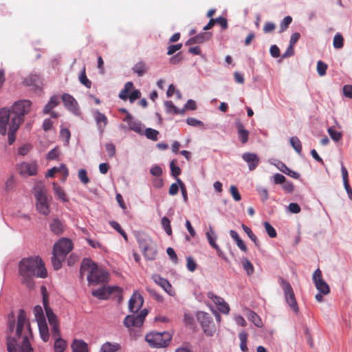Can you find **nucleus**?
Wrapping results in <instances>:
<instances>
[{
	"label": "nucleus",
	"instance_id": "obj_47",
	"mask_svg": "<svg viewBox=\"0 0 352 352\" xmlns=\"http://www.w3.org/2000/svg\"><path fill=\"white\" fill-rule=\"evenodd\" d=\"M328 65L322 60L317 62V72L320 76H323L326 74Z\"/></svg>",
	"mask_w": 352,
	"mask_h": 352
},
{
	"label": "nucleus",
	"instance_id": "obj_49",
	"mask_svg": "<svg viewBox=\"0 0 352 352\" xmlns=\"http://www.w3.org/2000/svg\"><path fill=\"white\" fill-rule=\"evenodd\" d=\"M162 226H163L165 232H166V234L168 235H171L172 234V229H171L170 221L169 219L166 217H164L162 219Z\"/></svg>",
	"mask_w": 352,
	"mask_h": 352
},
{
	"label": "nucleus",
	"instance_id": "obj_11",
	"mask_svg": "<svg viewBox=\"0 0 352 352\" xmlns=\"http://www.w3.org/2000/svg\"><path fill=\"white\" fill-rule=\"evenodd\" d=\"M73 249V243L70 239L67 238H62L59 239L53 247V252L60 256L62 258H65L69 252Z\"/></svg>",
	"mask_w": 352,
	"mask_h": 352
},
{
	"label": "nucleus",
	"instance_id": "obj_6",
	"mask_svg": "<svg viewBox=\"0 0 352 352\" xmlns=\"http://www.w3.org/2000/svg\"><path fill=\"white\" fill-rule=\"evenodd\" d=\"M171 335L167 332H151L146 336V341L152 347H165L171 340Z\"/></svg>",
	"mask_w": 352,
	"mask_h": 352
},
{
	"label": "nucleus",
	"instance_id": "obj_32",
	"mask_svg": "<svg viewBox=\"0 0 352 352\" xmlns=\"http://www.w3.org/2000/svg\"><path fill=\"white\" fill-rule=\"evenodd\" d=\"M206 236L208 239V241L209 242V244L214 248L217 251H219V246L215 242V239H217V236L212 229V228H210L209 230L206 232Z\"/></svg>",
	"mask_w": 352,
	"mask_h": 352
},
{
	"label": "nucleus",
	"instance_id": "obj_48",
	"mask_svg": "<svg viewBox=\"0 0 352 352\" xmlns=\"http://www.w3.org/2000/svg\"><path fill=\"white\" fill-rule=\"evenodd\" d=\"M292 21V18L290 16H285L280 23V32H285Z\"/></svg>",
	"mask_w": 352,
	"mask_h": 352
},
{
	"label": "nucleus",
	"instance_id": "obj_57",
	"mask_svg": "<svg viewBox=\"0 0 352 352\" xmlns=\"http://www.w3.org/2000/svg\"><path fill=\"white\" fill-rule=\"evenodd\" d=\"M174 94H176L178 98H181V94L179 90H176L175 86L171 84L169 85L168 90L166 91V95L168 97H171Z\"/></svg>",
	"mask_w": 352,
	"mask_h": 352
},
{
	"label": "nucleus",
	"instance_id": "obj_10",
	"mask_svg": "<svg viewBox=\"0 0 352 352\" xmlns=\"http://www.w3.org/2000/svg\"><path fill=\"white\" fill-rule=\"evenodd\" d=\"M197 317L206 335L208 336H213L215 328L211 316L206 312L199 311L197 313Z\"/></svg>",
	"mask_w": 352,
	"mask_h": 352
},
{
	"label": "nucleus",
	"instance_id": "obj_41",
	"mask_svg": "<svg viewBox=\"0 0 352 352\" xmlns=\"http://www.w3.org/2000/svg\"><path fill=\"white\" fill-rule=\"evenodd\" d=\"M248 317L249 320H250L256 327H262V321L260 317L254 311H250Z\"/></svg>",
	"mask_w": 352,
	"mask_h": 352
},
{
	"label": "nucleus",
	"instance_id": "obj_22",
	"mask_svg": "<svg viewBox=\"0 0 352 352\" xmlns=\"http://www.w3.org/2000/svg\"><path fill=\"white\" fill-rule=\"evenodd\" d=\"M153 279L154 282L156 284L161 286L164 289L165 292H166L169 294H171L170 291L172 289V286L166 279L157 274L153 276Z\"/></svg>",
	"mask_w": 352,
	"mask_h": 352
},
{
	"label": "nucleus",
	"instance_id": "obj_7",
	"mask_svg": "<svg viewBox=\"0 0 352 352\" xmlns=\"http://www.w3.org/2000/svg\"><path fill=\"white\" fill-rule=\"evenodd\" d=\"M91 294L94 296L102 300H106L111 295H114L118 298V302H120L123 299L122 289L119 287H102L93 290Z\"/></svg>",
	"mask_w": 352,
	"mask_h": 352
},
{
	"label": "nucleus",
	"instance_id": "obj_45",
	"mask_svg": "<svg viewBox=\"0 0 352 352\" xmlns=\"http://www.w3.org/2000/svg\"><path fill=\"white\" fill-rule=\"evenodd\" d=\"M327 131L333 141L338 142L342 139V135L341 132L336 131L333 127L329 128Z\"/></svg>",
	"mask_w": 352,
	"mask_h": 352
},
{
	"label": "nucleus",
	"instance_id": "obj_44",
	"mask_svg": "<svg viewBox=\"0 0 352 352\" xmlns=\"http://www.w3.org/2000/svg\"><path fill=\"white\" fill-rule=\"evenodd\" d=\"M333 45L336 49H340L343 47L344 38L341 34L338 33L334 36Z\"/></svg>",
	"mask_w": 352,
	"mask_h": 352
},
{
	"label": "nucleus",
	"instance_id": "obj_31",
	"mask_svg": "<svg viewBox=\"0 0 352 352\" xmlns=\"http://www.w3.org/2000/svg\"><path fill=\"white\" fill-rule=\"evenodd\" d=\"M78 79H79L80 82L82 85L85 86L87 88H89V89L91 88V82L87 77L85 65L83 66V67L79 74Z\"/></svg>",
	"mask_w": 352,
	"mask_h": 352
},
{
	"label": "nucleus",
	"instance_id": "obj_58",
	"mask_svg": "<svg viewBox=\"0 0 352 352\" xmlns=\"http://www.w3.org/2000/svg\"><path fill=\"white\" fill-rule=\"evenodd\" d=\"M276 28L275 23L272 22H266L263 26V32L265 33H270L272 32Z\"/></svg>",
	"mask_w": 352,
	"mask_h": 352
},
{
	"label": "nucleus",
	"instance_id": "obj_26",
	"mask_svg": "<svg viewBox=\"0 0 352 352\" xmlns=\"http://www.w3.org/2000/svg\"><path fill=\"white\" fill-rule=\"evenodd\" d=\"M19 126L20 125L16 124V121H14V123H10L9 131L8 133V143L10 145L12 144L15 141V133L18 131Z\"/></svg>",
	"mask_w": 352,
	"mask_h": 352
},
{
	"label": "nucleus",
	"instance_id": "obj_17",
	"mask_svg": "<svg viewBox=\"0 0 352 352\" xmlns=\"http://www.w3.org/2000/svg\"><path fill=\"white\" fill-rule=\"evenodd\" d=\"M144 298L138 292H135L129 302V309L131 312L136 313L142 307Z\"/></svg>",
	"mask_w": 352,
	"mask_h": 352
},
{
	"label": "nucleus",
	"instance_id": "obj_52",
	"mask_svg": "<svg viewBox=\"0 0 352 352\" xmlns=\"http://www.w3.org/2000/svg\"><path fill=\"white\" fill-rule=\"evenodd\" d=\"M78 176L82 184H87L89 182V178L87 176V173L85 169H80L78 171Z\"/></svg>",
	"mask_w": 352,
	"mask_h": 352
},
{
	"label": "nucleus",
	"instance_id": "obj_13",
	"mask_svg": "<svg viewBox=\"0 0 352 352\" xmlns=\"http://www.w3.org/2000/svg\"><path fill=\"white\" fill-rule=\"evenodd\" d=\"M313 281L316 289L322 294L327 295L330 292L329 285L323 280L321 270L317 269L313 274Z\"/></svg>",
	"mask_w": 352,
	"mask_h": 352
},
{
	"label": "nucleus",
	"instance_id": "obj_5",
	"mask_svg": "<svg viewBox=\"0 0 352 352\" xmlns=\"http://www.w3.org/2000/svg\"><path fill=\"white\" fill-rule=\"evenodd\" d=\"M34 193L36 199V210L45 216L48 215L50 210L46 196V188L42 182H37L35 184Z\"/></svg>",
	"mask_w": 352,
	"mask_h": 352
},
{
	"label": "nucleus",
	"instance_id": "obj_36",
	"mask_svg": "<svg viewBox=\"0 0 352 352\" xmlns=\"http://www.w3.org/2000/svg\"><path fill=\"white\" fill-rule=\"evenodd\" d=\"M241 226L244 232L249 236V238L254 242V245L258 248L260 247V243L256 236L252 232V230L243 223L242 224Z\"/></svg>",
	"mask_w": 352,
	"mask_h": 352
},
{
	"label": "nucleus",
	"instance_id": "obj_61",
	"mask_svg": "<svg viewBox=\"0 0 352 352\" xmlns=\"http://www.w3.org/2000/svg\"><path fill=\"white\" fill-rule=\"evenodd\" d=\"M52 335L54 339L60 338V332L59 329V324H52Z\"/></svg>",
	"mask_w": 352,
	"mask_h": 352
},
{
	"label": "nucleus",
	"instance_id": "obj_1",
	"mask_svg": "<svg viewBox=\"0 0 352 352\" xmlns=\"http://www.w3.org/2000/svg\"><path fill=\"white\" fill-rule=\"evenodd\" d=\"M6 345L8 352H34L30 344L32 333L30 324L23 309H20L16 321L14 314L8 316Z\"/></svg>",
	"mask_w": 352,
	"mask_h": 352
},
{
	"label": "nucleus",
	"instance_id": "obj_28",
	"mask_svg": "<svg viewBox=\"0 0 352 352\" xmlns=\"http://www.w3.org/2000/svg\"><path fill=\"white\" fill-rule=\"evenodd\" d=\"M72 352H88L87 344L78 340H74L72 345Z\"/></svg>",
	"mask_w": 352,
	"mask_h": 352
},
{
	"label": "nucleus",
	"instance_id": "obj_64",
	"mask_svg": "<svg viewBox=\"0 0 352 352\" xmlns=\"http://www.w3.org/2000/svg\"><path fill=\"white\" fill-rule=\"evenodd\" d=\"M342 89L344 96L352 98V85H346L343 87Z\"/></svg>",
	"mask_w": 352,
	"mask_h": 352
},
{
	"label": "nucleus",
	"instance_id": "obj_34",
	"mask_svg": "<svg viewBox=\"0 0 352 352\" xmlns=\"http://www.w3.org/2000/svg\"><path fill=\"white\" fill-rule=\"evenodd\" d=\"M53 189L58 199L62 200L63 202L68 201L64 190L60 186H58L56 183H53Z\"/></svg>",
	"mask_w": 352,
	"mask_h": 352
},
{
	"label": "nucleus",
	"instance_id": "obj_46",
	"mask_svg": "<svg viewBox=\"0 0 352 352\" xmlns=\"http://www.w3.org/2000/svg\"><path fill=\"white\" fill-rule=\"evenodd\" d=\"M263 226L270 237L275 238L277 236L276 230L269 222L265 221Z\"/></svg>",
	"mask_w": 352,
	"mask_h": 352
},
{
	"label": "nucleus",
	"instance_id": "obj_24",
	"mask_svg": "<svg viewBox=\"0 0 352 352\" xmlns=\"http://www.w3.org/2000/svg\"><path fill=\"white\" fill-rule=\"evenodd\" d=\"M236 127L238 130L239 138L242 144H245L248 140L249 132L244 129L243 124L240 121L236 122Z\"/></svg>",
	"mask_w": 352,
	"mask_h": 352
},
{
	"label": "nucleus",
	"instance_id": "obj_16",
	"mask_svg": "<svg viewBox=\"0 0 352 352\" xmlns=\"http://www.w3.org/2000/svg\"><path fill=\"white\" fill-rule=\"evenodd\" d=\"M46 291V289L43 287H42V292H43V306L45 310L46 316L47 317L49 323L50 325L52 324H56L58 323V320L57 319L56 316L54 314L52 309L50 308L49 303H48V297L47 294H44V292Z\"/></svg>",
	"mask_w": 352,
	"mask_h": 352
},
{
	"label": "nucleus",
	"instance_id": "obj_4",
	"mask_svg": "<svg viewBox=\"0 0 352 352\" xmlns=\"http://www.w3.org/2000/svg\"><path fill=\"white\" fill-rule=\"evenodd\" d=\"M87 272V280L89 284L96 285L103 284L108 281L109 274L107 271L100 269L89 258L83 259L80 273L83 274Z\"/></svg>",
	"mask_w": 352,
	"mask_h": 352
},
{
	"label": "nucleus",
	"instance_id": "obj_37",
	"mask_svg": "<svg viewBox=\"0 0 352 352\" xmlns=\"http://www.w3.org/2000/svg\"><path fill=\"white\" fill-rule=\"evenodd\" d=\"M248 336V333L245 331L241 332L239 335L240 340V348L243 352H248V348L247 346Z\"/></svg>",
	"mask_w": 352,
	"mask_h": 352
},
{
	"label": "nucleus",
	"instance_id": "obj_59",
	"mask_svg": "<svg viewBox=\"0 0 352 352\" xmlns=\"http://www.w3.org/2000/svg\"><path fill=\"white\" fill-rule=\"evenodd\" d=\"M105 148L107 152L108 153V155L110 157H112L116 154V147L113 144L108 143L105 145Z\"/></svg>",
	"mask_w": 352,
	"mask_h": 352
},
{
	"label": "nucleus",
	"instance_id": "obj_20",
	"mask_svg": "<svg viewBox=\"0 0 352 352\" xmlns=\"http://www.w3.org/2000/svg\"><path fill=\"white\" fill-rule=\"evenodd\" d=\"M242 158L248 163L250 170H254L258 165L259 158L254 153H245L243 154Z\"/></svg>",
	"mask_w": 352,
	"mask_h": 352
},
{
	"label": "nucleus",
	"instance_id": "obj_63",
	"mask_svg": "<svg viewBox=\"0 0 352 352\" xmlns=\"http://www.w3.org/2000/svg\"><path fill=\"white\" fill-rule=\"evenodd\" d=\"M215 23H218L223 30L228 28V21L224 17L220 16L215 19Z\"/></svg>",
	"mask_w": 352,
	"mask_h": 352
},
{
	"label": "nucleus",
	"instance_id": "obj_25",
	"mask_svg": "<svg viewBox=\"0 0 352 352\" xmlns=\"http://www.w3.org/2000/svg\"><path fill=\"white\" fill-rule=\"evenodd\" d=\"M39 334L44 342H47L50 339L49 329L46 321L38 323Z\"/></svg>",
	"mask_w": 352,
	"mask_h": 352
},
{
	"label": "nucleus",
	"instance_id": "obj_33",
	"mask_svg": "<svg viewBox=\"0 0 352 352\" xmlns=\"http://www.w3.org/2000/svg\"><path fill=\"white\" fill-rule=\"evenodd\" d=\"M33 312L37 323L45 322V318L43 314V309L41 306L36 305L34 307Z\"/></svg>",
	"mask_w": 352,
	"mask_h": 352
},
{
	"label": "nucleus",
	"instance_id": "obj_15",
	"mask_svg": "<svg viewBox=\"0 0 352 352\" xmlns=\"http://www.w3.org/2000/svg\"><path fill=\"white\" fill-rule=\"evenodd\" d=\"M19 173L23 175L33 176L37 173V164L35 162L30 163L22 162L18 165Z\"/></svg>",
	"mask_w": 352,
	"mask_h": 352
},
{
	"label": "nucleus",
	"instance_id": "obj_8",
	"mask_svg": "<svg viewBox=\"0 0 352 352\" xmlns=\"http://www.w3.org/2000/svg\"><path fill=\"white\" fill-rule=\"evenodd\" d=\"M280 285L283 289L285 298L287 305L289 307L293 310L294 312L297 314L299 311L298 303L295 297V294L294 290L290 285V283L280 278Z\"/></svg>",
	"mask_w": 352,
	"mask_h": 352
},
{
	"label": "nucleus",
	"instance_id": "obj_27",
	"mask_svg": "<svg viewBox=\"0 0 352 352\" xmlns=\"http://www.w3.org/2000/svg\"><path fill=\"white\" fill-rule=\"evenodd\" d=\"M59 104L58 97L52 96L50 97L49 102L46 104L43 109L44 114H48L50 111Z\"/></svg>",
	"mask_w": 352,
	"mask_h": 352
},
{
	"label": "nucleus",
	"instance_id": "obj_62",
	"mask_svg": "<svg viewBox=\"0 0 352 352\" xmlns=\"http://www.w3.org/2000/svg\"><path fill=\"white\" fill-rule=\"evenodd\" d=\"M141 93L138 89L133 90L128 96L131 102H133L135 100L140 98Z\"/></svg>",
	"mask_w": 352,
	"mask_h": 352
},
{
	"label": "nucleus",
	"instance_id": "obj_39",
	"mask_svg": "<svg viewBox=\"0 0 352 352\" xmlns=\"http://www.w3.org/2000/svg\"><path fill=\"white\" fill-rule=\"evenodd\" d=\"M120 349L118 344H111L110 342L104 343L101 348L102 352H116Z\"/></svg>",
	"mask_w": 352,
	"mask_h": 352
},
{
	"label": "nucleus",
	"instance_id": "obj_23",
	"mask_svg": "<svg viewBox=\"0 0 352 352\" xmlns=\"http://www.w3.org/2000/svg\"><path fill=\"white\" fill-rule=\"evenodd\" d=\"M95 120L97 124L98 125L99 130L100 131L101 133H102L104 127L107 126L108 123L107 116L104 114L100 113V111H96L95 112Z\"/></svg>",
	"mask_w": 352,
	"mask_h": 352
},
{
	"label": "nucleus",
	"instance_id": "obj_38",
	"mask_svg": "<svg viewBox=\"0 0 352 352\" xmlns=\"http://www.w3.org/2000/svg\"><path fill=\"white\" fill-rule=\"evenodd\" d=\"M67 343L61 338L55 339L54 350L56 352H63L66 348Z\"/></svg>",
	"mask_w": 352,
	"mask_h": 352
},
{
	"label": "nucleus",
	"instance_id": "obj_60",
	"mask_svg": "<svg viewBox=\"0 0 352 352\" xmlns=\"http://www.w3.org/2000/svg\"><path fill=\"white\" fill-rule=\"evenodd\" d=\"M273 178L274 183L275 184H283V183H285L286 180L285 177L279 173H276L275 175H274Z\"/></svg>",
	"mask_w": 352,
	"mask_h": 352
},
{
	"label": "nucleus",
	"instance_id": "obj_50",
	"mask_svg": "<svg viewBox=\"0 0 352 352\" xmlns=\"http://www.w3.org/2000/svg\"><path fill=\"white\" fill-rule=\"evenodd\" d=\"M212 34L210 32H203L195 36L197 43H202L210 39Z\"/></svg>",
	"mask_w": 352,
	"mask_h": 352
},
{
	"label": "nucleus",
	"instance_id": "obj_3",
	"mask_svg": "<svg viewBox=\"0 0 352 352\" xmlns=\"http://www.w3.org/2000/svg\"><path fill=\"white\" fill-rule=\"evenodd\" d=\"M31 101L23 100L16 102L10 109L1 108L0 109V134L5 135L7 133L9 120L10 122L21 125L24 121V116L31 110Z\"/></svg>",
	"mask_w": 352,
	"mask_h": 352
},
{
	"label": "nucleus",
	"instance_id": "obj_42",
	"mask_svg": "<svg viewBox=\"0 0 352 352\" xmlns=\"http://www.w3.org/2000/svg\"><path fill=\"white\" fill-rule=\"evenodd\" d=\"M290 144L294 149L298 153L300 154L302 151L301 142L297 137H292L290 138Z\"/></svg>",
	"mask_w": 352,
	"mask_h": 352
},
{
	"label": "nucleus",
	"instance_id": "obj_14",
	"mask_svg": "<svg viewBox=\"0 0 352 352\" xmlns=\"http://www.w3.org/2000/svg\"><path fill=\"white\" fill-rule=\"evenodd\" d=\"M62 100L65 108L75 116H80V111L76 99L70 94L65 93L62 95Z\"/></svg>",
	"mask_w": 352,
	"mask_h": 352
},
{
	"label": "nucleus",
	"instance_id": "obj_19",
	"mask_svg": "<svg viewBox=\"0 0 352 352\" xmlns=\"http://www.w3.org/2000/svg\"><path fill=\"white\" fill-rule=\"evenodd\" d=\"M123 121L127 122L129 127L131 131L139 134H142L143 126L142 123L138 120H133L132 116L129 113H127V115L123 119Z\"/></svg>",
	"mask_w": 352,
	"mask_h": 352
},
{
	"label": "nucleus",
	"instance_id": "obj_2",
	"mask_svg": "<svg viewBox=\"0 0 352 352\" xmlns=\"http://www.w3.org/2000/svg\"><path fill=\"white\" fill-rule=\"evenodd\" d=\"M19 276L21 283L32 289L34 287V278H46L47 272L41 257H27L19 263Z\"/></svg>",
	"mask_w": 352,
	"mask_h": 352
},
{
	"label": "nucleus",
	"instance_id": "obj_55",
	"mask_svg": "<svg viewBox=\"0 0 352 352\" xmlns=\"http://www.w3.org/2000/svg\"><path fill=\"white\" fill-rule=\"evenodd\" d=\"M186 267L187 269L191 272L195 271L197 269V263L190 256H188L186 258Z\"/></svg>",
	"mask_w": 352,
	"mask_h": 352
},
{
	"label": "nucleus",
	"instance_id": "obj_40",
	"mask_svg": "<svg viewBox=\"0 0 352 352\" xmlns=\"http://www.w3.org/2000/svg\"><path fill=\"white\" fill-rule=\"evenodd\" d=\"M144 134L148 139L157 141L159 131L151 128H147L145 129Z\"/></svg>",
	"mask_w": 352,
	"mask_h": 352
},
{
	"label": "nucleus",
	"instance_id": "obj_30",
	"mask_svg": "<svg viewBox=\"0 0 352 352\" xmlns=\"http://www.w3.org/2000/svg\"><path fill=\"white\" fill-rule=\"evenodd\" d=\"M147 69L146 65L144 62L140 61L133 67L132 70L138 76H142L146 73Z\"/></svg>",
	"mask_w": 352,
	"mask_h": 352
},
{
	"label": "nucleus",
	"instance_id": "obj_29",
	"mask_svg": "<svg viewBox=\"0 0 352 352\" xmlns=\"http://www.w3.org/2000/svg\"><path fill=\"white\" fill-rule=\"evenodd\" d=\"M278 168L282 173L290 176L292 178L298 179L300 177V175L298 173L291 170L283 163H281Z\"/></svg>",
	"mask_w": 352,
	"mask_h": 352
},
{
	"label": "nucleus",
	"instance_id": "obj_9",
	"mask_svg": "<svg viewBox=\"0 0 352 352\" xmlns=\"http://www.w3.org/2000/svg\"><path fill=\"white\" fill-rule=\"evenodd\" d=\"M138 242L146 259L150 261L155 259L157 252L150 239L139 238Z\"/></svg>",
	"mask_w": 352,
	"mask_h": 352
},
{
	"label": "nucleus",
	"instance_id": "obj_54",
	"mask_svg": "<svg viewBox=\"0 0 352 352\" xmlns=\"http://www.w3.org/2000/svg\"><path fill=\"white\" fill-rule=\"evenodd\" d=\"M177 182L179 185V188H180L181 191H182V197H183L184 201L186 203L188 201V193H187V190H186V188L185 186V184H184V182L179 178H177Z\"/></svg>",
	"mask_w": 352,
	"mask_h": 352
},
{
	"label": "nucleus",
	"instance_id": "obj_18",
	"mask_svg": "<svg viewBox=\"0 0 352 352\" xmlns=\"http://www.w3.org/2000/svg\"><path fill=\"white\" fill-rule=\"evenodd\" d=\"M208 297L217 306L219 311L226 314L229 313L230 307L223 298L214 294L212 292L208 293Z\"/></svg>",
	"mask_w": 352,
	"mask_h": 352
},
{
	"label": "nucleus",
	"instance_id": "obj_12",
	"mask_svg": "<svg viewBox=\"0 0 352 352\" xmlns=\"http://www.w3.org/2000/svg\"><path fill=\"white\" fill-rule=\"evenodd\" d=\"M148 314L146 309H142L140 313L137 315H128L124 320V324L127 328L131 327H140L144 321L146 316Z\"/></svg>",
	"mask_w": 352,
	"mask_h": 352
},
{
	"label": "nucleus",
	"instance_id": "obj_35",
	"mask_svg": "<svg viewBox=\"0 0 352 352\" xmlns=\"http://www.w3.org/2000/svg\"><path fill=\"white\" fill-rule=\"evenodd\" d=\"M65 258H62L54 252H52V263L54 270H58L61 267L62 262L65 260Z\"/></svg>",
	"mask_w": 352,
	"mask_h": 352
},
{
	"label": "nucleus",
	"instance_id": "obj_56",
	"mask_svg": "<svg viewBox=\"0 0 352 352\" xmlns=\"http://www.w3.org/2000/svg\"><path fill=\"white\" fill-rule=\"evenodd\" d=\"M230 192L232 197V198L236 201H239L241 199V195L238 190V188L235 186H231L230 188Z\"/></svg>",
	"mask_w": 352,
	"mask_h": 352
},
{
	"label": "nucleus",
	"instance_id": "obj_21",
	"mask_svg": "<svg viewBox=\"0 0 352 352\" xmlns=\"http://www.w3.org/2000/svg\"><path fill=\"white\" fill-rule=\"evenodd\" d=\"M50 228L54 234L60 235L64 232L65 225L61 220L58 218H54L50 223Z\"/></svg>",
	"mask_w": 352,
	"mask_h": 352
},
{
	"label": "nucleus",
	"instance_id": "obj_51",
	"mask_svg": "<svg viewBox=\"0 0 352 352\" xmlns=\"http://www.w3.org/2000/svg\"><path fill=\"white\" fill-rule=\"evenodd\" d=\"M170 168L171 175L176 179L178 178L177 177L181 174L182 170L179 166L175 165V160H173L170 162Z\"/></svg>",
	"mask_w": 352,
	"mask_h": 352
},
{
	"label": "nucleus",
	"instance_id": "obj_53",
	"mask_svg": "<svg viewBox=\"0 0 352 352\" xmlns=\"http://www.w3.org/2000/svg\"><path fill=\"white\" fill-rule=\"evenodd\" d=\"M243 267L248 275H251L254 272L253 265L248 259H245L243 262Z\"/></svg>",
	"mask_w": 352,
	"mask_h": 352
},
{
	"label": "nucleus",
	"instance_id": "obj_43",
	"mask_svg": "<svg viewBox=\"0 0 352 352\" xmlns=\"http://www.w3.org/2000/svg\"><path fill=\"white\" fill-rule=\"evenodd\" d=\"M109 224L113 228H114L118 232H119L123 236L125 241H128L127 234L117 221H111L109 222Z\"/></svg>",
	"mask_w": 352,
	"mask_h": 352
}]
</instances>
